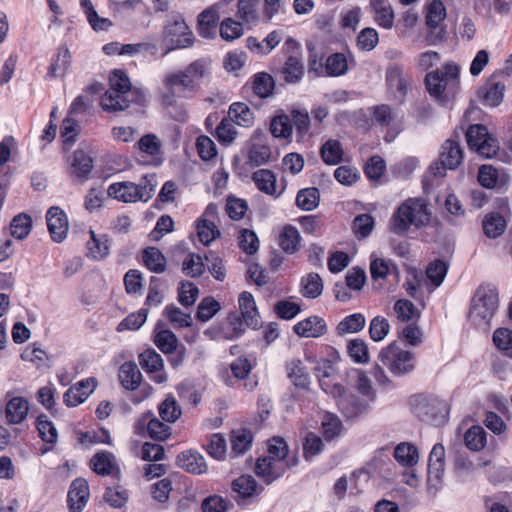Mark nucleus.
I'll use <instances>...</instances> for the list:
<instances>
[{
    "label": "nucleus",
    "mask_w": 512,
    "mask_h": 512,
    "mask_svg": "<svg viewBox=\"0 0 512 512\" xmlns=\"http://www.w3.org/2000/svg\"><path fill=\"white\" fill-rule=\"evenodd\" d=\"M92 390L88 391V387L83 382L71 386L63 395V402L68 407H75L82 404L89 396Z\"/></svg>",
    "instance_id": "51"
},
{
    "label": "nucleus",
    "mask_w": 512,
    "mask_h": 512,
    "mask_svg": "<svg viewBox=\"0 0 512 512\" xmlns=\"http://www.w3.org/2000/svg\"><path fill=\"white\" fill-rule=\"evenodd\" d=\"M232 490L239 495L243 504H248V500L258 496L262 488L253 476L242 475L232 482Z\"/></svg>",
    "instance_id": "26"
},
{
    "label": "nucleus",
    "mask_w": 512,
    "mask_h": 512,
    "mask_svg": "<svg viewBox=\"0 0 512 512\" xmlns=\"http://www.w3.org/2000/svg\"><path fill=\"white\" fill-rule=\"evenodd\" d=\"M36 428L42 441L49 444H54L57 442V429L53 422L50 421L46 415L41 414L37 417Z\"/></svg>",
    "instance_id": "53"
},
{
    "label": "nucleus",
    "mask_w": 512,
    "mask_h": 512,
    "mask_svg": "<svg viewBox=\"0 0 512 512\" xmlns=\"http://www.w3.org/2000/svg\"><path fill=\"white\" fill-rule=\"evenodd\" d=\"M505 90L503 82L491 77L478 89L477 97L483 105L493 108L502 103Z\"/></svg>",
    "instance_id": "18"
},
{
    "label": "nucleus",
    "mask_w": 512,
    "mask_h": 512,
    "mask_svg": "<svg viewBox=\"0 0 512 512\" xmlns=\"http://www.w3.org/2000/svg\"><path fill=\"white\" fill-rule=\"evenodd\" d=\"M139 364L155 383L163 384L167 381L168 377L164 371L163 359L155 349L148 348L140 353Z\"/></svg>",
    "instance_id": "14"
},
{
    "label": "nucleus",
    "mask_w": 512,
    "mask_h": 512,
    "mask_svg": "<svg viewBox=\"0 0 512 512\" xmlns=\"http://www.w3.org/2000/svg\"><path fill=\"white\" fill-rule=\"evenodd\" d=\"M459 67L452 61L446 62L441 68L427 73L425 84L429 94L438 99L446 100L456 91L459 85Z\"/></svg>",
    "instance_id": "5"
},
{
    "label": "nucleus",
    "mask_w": 512,
    "mask_h": 512,
    "mask_svg": "<svg viewBox=\"0 0 512 512\" xmlns=\"http://www.w3.org/2000/svg\"><path fill=\"white\" fill-rule=\"evenodd\" d=\"M155 345L164 353H173L178 346L176 335L170 330H161L154 337Z\"/></svg>",
    "instance_id": "58"
},
{
    "label": "nucleus",
    "mask_w": 512,
    "mask_h": 512,
    "mask_svg": "<svg viewBox=\"0 0 512 512\" xmlns=\"http://www.w3.org/2000/svg\"><path fill=\"white\" fill-rule=\"evenodd\" d=\"M219 4H214L204 9L197 16V32L205 39H214L217 34V27H219Z\"/></svg>",
    "instance_id": "16"
},
{
    "label": "nucleus",
    "mask_w": 512,
    "mask_h": 512,
    "mask_svg": "<svg viewBox=\"0 0 512 512\" xmlns=\"http://www.w3.org/2000/svg\"><path fill=\"white\" fill-rule=\"evenodd\" d=\"M145 426L147 427L149 436L155 440L164 441L171 434V427L168 424L161 422L151 412L142 415L136 423L137 430L142 429Z\"/></svg>",
    "instance_id": "20"
},
{
    "label": "nucleus",
    "mask_w": 512,
    "mask_h": 512,
    "mask_svg": "<svg viewBox=\"0 0 512 512\" xmlns=\"http://www.w3.org/2000/svg\"><path fill=\"white\" fill-rule=\"evenodd\" d=\"M365 324V316L362 313H354L343 318L337 325L336 330L339 335L357 333L365 327Z\"/></svg>",
    "instance_id": "48"
},
{
    "label": "nucleus",
    "mask_w": 512,
    "mask_h": 512,
    "mask_svg": "<svg viewBox=\"0 0 512 512\" xmlns=\"http://www.w3.org/2000/svg\"><path fill=\"white\" fill-rule=\"evenodd\" d=\"M252 179L260 191L268 195L276 193V176L271 170H257L253 173Z\"/></svg>",
    "instance_id": "45"
},
{
    "label": "nucleus",
    "mask_w": 512,
    "mask_h": 512,
    "mask_svg": "<svg viewBox=\"0 0 512 512\" xmlns=\"http://www.w3.org/2000/svg\"><path fill=\"white\" fill-rule=\"evenodd\" d=\"M274 79L268 73H258L254 77L253 90L261 98L270 96L274 89Z\"/></svg>",
    "instance_id": "59"
},
{
    "label": "nucleus",
    "mask_w": 512,
    "mask_h": 512,
    "mask_svg": "<svg viewBox=\"0 0 512 512\" xmlns=\"http://www.w3.org/2000/svg\"><path fill=\"white\" fill-rule=\"evenodd\" d=\"M147 315L148 310L145 308H142L137 312L131 313L118 324L117 330L119 332L125 330H138L145 323Z\"/></svg>",
    "instance_id": "61"
},
{
    "label": "nucleus",
    "mask_w": 512,
    "mask_h": 512,
    "mask_svg": "<svg viewBox=\"0 0 512 512\" xmlns=\"http://www.w3.org/2000/svg\"><path fill=\"white\" fill-rule=\"evenodd\" d=\"M205 73V63L197 60L189 64L184 70L171 73L164 78L161 103L167 110L169 117L178 122H183L186 119V110L183 106L178 105L175 99V87L181 86L184 89H194L200 84Z\"/></svg>",
    "instance_id": "1"
},
{
    "label": "nucleus",
    "mask_w": 512,
    "mask_h": 512,
    "mask_svg": "<svg viewBox=\"0 0 512 512\" xmlns=\"http://www.w3.org/2000/svg\"><path fill=\"white\" fill-rule=\"evenodd\" d=\"M320 193L316 187H308L298 191L296 206L303 211H312L319 205Z\"/></svg>",
    "instance_id": "40"
},
{
    "label": "nucleus",
    "mask_w": 512,
    "mask_h": 512,
    "mask_svg": "<svg viewBox=\"0 0 512 512\" xmlns=\"http://www.w3.org/2000/svg\"><path fill=\"white\" fill-rule=\"evenodd\" d=\"M298 464V456L293 455L291 459H273L260 457L255 464L256 475L267 485L273 483L283 476L285 471Z\"/></svg>",
    "instance_id": "8"
},
{
    "label": "nucleus",
    "mask_w": 512,
    "mask_h": 512,
    "mask_svg": "<svg viewBox=\"0 0 512 512\" xmlns=\"http://www.w3.org/2000/svg\"><path fill=\"white\" fill-rule=\"evenodd\" d=\"M99 484L106 486L103 494V500L111 507L120 508L127 502V492L119 482H111L110 485L108 481L98 480V485Z\"/></svg>",
    "instance_id": "30"
},
{
    "label": "nucleus",
    "mask_w": 512,
    "mask_h": 512,
    "mask_svg": "<svg viewBox=\"0 0 512 512\" xmlns=\"http://www.w3.org/2000/svg\"><path fill=\"white\" fill-rule=\"evenodd\" d=\"M445 448L441 443H436L429 455L427 490L435 495L442 486L444 465H445Z\"/></svg>",
    "instance_id": "11"
},
{
    "label": "nucleus",
    "mask_w": 512,
    "mask_h": 512,
    "mask_svg": "<svg viewBox=\"0 0 512 512\" xmlns=\"http://www.w3.org/2000/svg\"><path fill=\"white\" fill-rule=\"evenodd\" d=\"M293 331L300 337L318 338L326 333L327 325L321 317L310 316L297 322L293 327Z\"/></svg>",
    "instance_id": "22"
},
{
    "label": "nucleus",
    "mask_w": 512,
    "mask_h": 512,
    "mask_svg": "<svg viewBox=\"0 0 512 512\" xmlns=\"http://www.w3.org/2000/svg\"><path fill=\"white\" fill-rule=\"evenodd\" d=\"M310 124V117L306 110L296 109L291 112V118L283 112L275 115L271 120L270 128H306Z\"/></svg>",
    "instance_id": "24"
},
{
    "label": "nucleus",
    "mask_w": 512,
    "mask_h": 512,
    "mask_svg": "<svg viewBox=\"0 0 512 512\" xmlns=\"http://www.w3.org/2000/svg\"><path fill=\"white\" fill-rule=\"evenodd\" d=\"M430 217L431 214L423 199L409 198L394 212L390 228L393 233L403 235L411 226L420 228L427 225Z\"/></svg>",
    "instance_id": "2"
},
{
    "label": "nucleus",
    "mask_w": 512,
    "mask_h": 512,
    "mask_svg": "<svg viewBox=\"0 0 512 512\" xmlns=\"http://www.w3.org/2000/svg\"><path fill=\"white\" fill-rule=\"evenodd\" d=\"M322 434L326 441L339 437L343 430L341 420L332 413H326L321 422Z\"/></svg>",
    "instance_id": "49"
},
{
    "label": "nucleus",
    "mask_w": 512,
    "mask_h": 512,
    "mask_svg": "<svg viewBox=\"0 0 512 512\" xmlns=\"http://www.w3.org/2000/svg\"><path fill=\"white\" fill-rule=\"evenodd\" d=\"M374 218L370 214L357 215L353 220V231L358 239L366 238L374 229Z\"/></svg>",
    "instance_id": "60"
},
{
    "label": "nucleus",
    "mask_w": 512,
    "mask_h": 512,
    "mask_svg": "<svg viewBox=\"0 0 512 512\" xmlns=\"http://www.w3.org/2000/svg\"><path fill=\"white\" fill-rule=\"evenodd\" d=\"M142 261L151 272L163 273L166 269V257L156 247L145 248L142 252Z\"/></svg>",
    "instance_id": "34"
},
{
    "label": "nucleus",
    "mask_w": 512,
    "mask_h": 512,
    "mask_svg": "<svg viewBox=\"0 0 512 512\" xmlns=\"http://www.w3.org/2000/svg\"><path fill=\"white\" fill-rule=\"evenodd\" d=\"M337 406L346 419L353 420L367 413L369 402L344 389V393L337 397Z\"/></svg>",
    "instance_id": "15"
},
{
    "label": "nucleus",
    "mask_w": 512,
    "mask_h": 512,
    "mask_svg": "<svg viewBox=\"0 0 512 512\" xmlns=\"http://www.w3.org/2000/svg\"><path fill=\"white\" fill-rule=\"evenodd\" d=\"M98 477L120 482L121 470L116 457L110 452H98Z\"/></svg>",
    "instance_id": "27"
},
{
    "label": "nucleus",
    "mask_w": 512,
    "mask_h": 512,
    "mask_svg": "<svg viewBox=\"0 0 512 512\" xmlns=\"http://www.w3.org/2000/svg\"><path fill=\"white\" fill-rule=\"evenodd\" d=\"M244 34L242 22H238L231 17L223 19L219 24V35L222 40L232 42Z\"/></svg>",
    "instance_id": "44"
},
{
    "label": "nucleus",
    "mask_w": 512,
    "mask_h": 512,
    "mask_svg": "<svg viewBox=\"0 0 512 512\" xmlns=\"http://www.w3.org/2000/svg\"><path fill=\"white\" fill-rule=\"evenodd\" d=\"M46 223L54 242L60 243L67 237L68 219L60 207L52 206L48 209Z\"/></svg>",
    "instance_id": "17"
},
{
    "label": "nucleus",
    "mask_w": 512,
    "mask_h": 512,
    "mask_svg": "<svg viewBox=\"0 0 512 512\" xmlns=\"http://www.w3.org/2000/svg\"><path fill=\"white\" fill-rule=\"evenodd\" d=\"M32 228V219L28 214L20 213L16 215L10 223L11 235L18 239H25Z\"/></svg>",
    "instance_id": "50"
},
{
    "label": "nucleus",
    "mask_w": 512,
    "mask_h": 512,
    "mask_svg": "<svg viewBox=\"0 0 512 512\" xmlns=\"http://www.w3.org/2000/svg\"><path fill=\"white\" fill-rule=\"evenodd\" d=\"M95 93L96 87L92 84L74 100L63 121V128H77L88 124V118L93 116Z\"/></svg>",
    "instance_id": "7"
},
{
    "label": "nucleus",
    "mask_w": 512,
    "mask_h": 512,
    "mask_svg": "<svg viewBox=\"0 0 512 512\" xmlns=\"http://www.w3.org/2000/svg\"><path fill=\"white\" fill-rule=\"evenodd\" d=\"M446 17V9L443 3L439 0H434L427 8L426 25L428 28H436L441 26V23Z\"/></svg>",
    "instance_id": "57"
},
{
    "label": "nucleus",
    "mask_w": 512,
    "mask_h": 512,
    "mask_svg": "<svg viewBox=\"0 0 512 512\" xmlns=\"http://www.w3.org/2000/svg\"><path fill=\"white\" fill-rule=\"evenodd\" d=\"M370 6L374 12L375 21L384 28H391L394 23V13L386 0H371Z\"/></svg>",
    "instance_id": "38"
},
{
    "label": "nucleus",
    "mask_w": 512,
    "mask_h": 512,
    "mask_svg": "<svg viewBox=\"0 0 512 512\" xmlns=\"http://www.w3.org/2000/svg\"><path fill=\"white\" fill-rule=\"evenodd\" d=\"M442 163L450 170H455L463 161V150L458 141L448 139L441 148L440 157Z\"/></svg>",
    "instance_id": "29"
},
{
    "label": "nucleus",
    "mask_w": 512,
    "mask_h": 512,
    "mask_svg": "<svg viewBox=\"0 0 512 512\" xmlns=\"http://www.w3.org/2000/svg\"><path fill=\"white\" fill-rule=\"evenodd\" d=\"M229 121L234 122L240 127H249L253 124V113L250 108L241 102L234 103L228 111V119L223 118L216 128H227Z\"/></svg>",
    "instance_id": "23"
},
{
    "label": "nucleus",
    "mask_w": 512,
    "mask_h": 512,
    "mask_svg": "<svg viewBox=\"0 0 512 512\" xmlns=\"http://www.w3.org/2000/svg\"><path fill=\"white\" fill-rule=\"evenodd\" d=\"M244 323V320L238 313H230L227 317V323L222 329V337L227 340L239 338L245 332Z\"/></svg>",
    "instance_id": "46"
},
{
    "label": "nucleus",
    "mask_w": 512,
    "mask_h": 512,
    "mask_svg": "<svg viewBox=\"0 0 512 512\" xmlns=\"http://www.w3.org/2000/svg\"><path fill=\"white\" fill-rule=\"evenodd\" d=\"M301 236L298 229L293 225H285L279 236V246L281 249L289 254L298 251L300 246Z\"/></svg>",
    "instance_id": "36"
},
{
    "label": "nucleus",
    "mask_w": 512,
    "mask_h": 512,
    "mask_svg": "<svg viewBox=\"0 0 512 512\" xmlns=\"http://www.w3.org/2000/svg\"><path fill=\"white\" fill-rule=\"evenodd\" d=\"M465 136L468 146L471 150L476 151L479 155L491 158L495 156L499 150V143L489 130H465Z\"/></svg>",
    "instance_id": "12"
},
{
    "label": "nucleus",
    "mask_w": 512,
    "mask_h": 512,
    "mask_svg": "<svg viewBox=\"0 0 512 512\" xmlns=\"http://www.w3.org/2000/svg\"><path fill=\"white\" fill-rule=\"evenodd\" d=\"M415 413L422 421L434 426H440L447 421L449 405L443 399L430 397L422 400L416 406Z\"/></svg>",
    "instance_id": "9"
},
{
    "label": "nucleus",
    "mask_w": 512,
    "mask_h": 512,
    "mask_svg": "<svg viewBox=\"0 0 512 512\" xmlns=\"http://www.w3.org/2000/svg\"><path fill=\"white\" fill-rule=\"evenodd\" d=\"M156 186V175L146 174L138 184L130 181L112 183L107 189V194L124 203L147 202L154 195Z\"/></svg>",
    "instance_id": "4"
},
{
    "label": "nucleus",
    "mask_w": 512,
    "mask_h": 512,
    "mask_svg": "<svg viewBox=\"0 0 512 512\" xmlns=\"http://www.w3.org/2000/svg\"><path fill=\"white\" fill-rule=\"evenodd\" d=\"M145 102V93L139 88L124 93L108 90L101 98V106L106 111H122L132 103L143 105Z\"/></svg>",
    "instance_id": "10"
},
{
    "label": "nucleus",
    "mask_w": 512,
    "mask_h": 512,
    "mask_svg": "<svg viewBox=\"0 0 512 512\" xmlns=\"http://www.w3.org/2000/svg\"><path fill=\"white\" fill-rule=\"evenodd\" d=\"M28 402L23 397H13L6 405V418L9 424H19L28 414Z\"/></svg>",
    "instance_id": "33"
},
{
    "label": "nucleus",
    "mask_w": 512,
    "mask_h": 512,
    "mask_svg": "<svg viewBox=\"0 0 512 512\" xmlns=\"http://www.w3.org/2000/svg\"><path fill=\"white\" fill-rule=\"evenodd\" d=\"M487 433L481 426L474 425L464 434V442L468 449L480 451L486 445Z\"/></svg>",
    "instance_id": "47"
},
{
    "label": "nucleus",
    "mask_w": 512,
    "mask_h": 512,
    "mask_svg": "<svg viewBox=\"0 0 512 512\" xmlns=\"http://www.w3.org/2000/svg\"><path fill=\"white\" fill-rule=\"evenodd\" d=\"M300 292L305 298H318L323 292V280L317 273H309L302 277Z\"/></svg>",
    "instance_id": "37"
},
{
    "label": "nucleus",
    "mask_w": 512,
    "mask_h": 512,
    "mask_svg": "<svg viewBox=\"0 0 512 512\" xmlns=\"http://www.w3.org/2000/svg\"><path fill=\"white\" fill-rule=\"evenodd\" d=\"M394 458L402 466L412 467L418 462L417 448L410 443L402 442L395 447Z\"/></svg>",
    "instance_id": "42"
},
{
    "label": "nucleus",
    "mask_w": 512,
    "mask_h": 512,
    "mask_svg": "<svg viewBox=\"0 0 512 512\" xmlns=\"http://www.w3.org/2000/svg\"><path fill=\"white\" fill-rule=\"evenodd\" d=\"M347 352L349 357L359 364L369 361V350L366 342L362 339H353L347 344Z\"/></svg>",
    "instance_id": "55"
},
{
    "label": "nucleus",
    "mask_w": 512,
    "mask_h": 512,
    "mask_svg": "<svg viewBox=\"0 0 512 512\" xmlns=\"http://www.w3.org/2000/svg\"><path fill=\"white\" fill-rule=\"evenodd\" d=\"M197 234L201 243L209 245L220 235V231L213 222L206 219H200L197 222Z\"/></svg>",
    "instance_id": "63"
},
{
    "label": "nucleus",
    "mask_w": 512,
    "mask_h": 512,
    "mask_svg": "<svg viewBox=\"0 0 512 512\" xmlns=\"http://www.w3.org/2000/svg\"><path fill=\"white\" fill-rule=\"evenodd\" d=\"M287 374L296 387L300 389L309 387L310 378L301 360H292L288 363Z\"/></svg>",
    "instance_id": "39"
},
{
    "label": "nucleus",
    "mask_w": 512,
    "mask_h": 512,
    "mask_svg": "<svg viewBox=\"0 0 512 512\" xmlns=\"http://www.w3.org/2000/svg\"><path fill=\"white\" fill-rule=\"evenodd\" d=\"M93 168V158L81 149H77L71 158L69 173L81 182L85 181Z\"/></svg>",
    "instance_id": "25"
},
{
    "label": "nucleus",
    "mask_w": 512,
    "mask_h": 512,
    "mask_svg": "<svg viewBox=\"0 0 512 512\" xmlns=\"http://www.w3.org/2000/svg\"><path fill=\"white\" fill-rule=\"evenodd\" d=\"M177 465L185 471L193 474H202L207 471L204 457L193 450L180 453L177 456Z\"/></svg>",
    "instance_id": "28"
},
{
    "label": "nucleus",
    "mask_w": 512,
    "mask_h": 512,
    "mask_svg": "<svg viewBox=\"0 0 512 512\" xmlns=\"http://www.w3.org/2000/svg\"><path fill=\"white\" fill-rule=\"evenodd\" d=\"M378 359L394 376H404L415 369L414 353L403 349L396 342L383 348Z\"/></svg>",
    "instance_id": "6"
},
{
    "label": "nucleus",
    "mask_w": 512,
    "mask_h": 512,
    "mask_svg": "<svg viewBox=\"0 0 512 512\" xmlns=\"http://www.w3.org/2000/svg\"><path fill=\"white\" fill-rule=\"evenodd\" d=\"M121 385L127 390H135L141 383L142 374L134 362H125L118 373Z\"/></svg>",
    "instance_id": "31"
},
{
    "label": "nucleus",
    "mask_w": 512,
    "mask_h": 512,
    "mask_svg": "<svg viewBox=\"0 0 512 512\" xmlns=\"http://www.w3.org/2000/svg\"><path fill=\"white\" fill-rule=\"evenodd\" d=\"M220 310V303L213 297H205L199 303L196 318L202 322L209 321Z\"/></svg>",
    "instance_id": "64"
},
{
    "label": "nucleus",
    "mask_w": 512,
    "mask_h": 512,
    "mask_svg": "<svg viewBox=\"0 0 512 512\" xmlns=\"http://www.w3.org/2000/svg\"><path fill=\"white\" fill-rule=\"evenodd\" d=\"M163 315L175 327L184 328L192 325L191 315L183 312L174 304L167 305L163 311Z\"/></svg>",
    "instance_id": "52"
},
{
    "label": "nucleus",
    "mask_w": 512,
    "mask_h": 512,
    "mask_svg": "<svg viewBox=\"0 0 512 512\" xmlns=\"http://www.w3.org/2000/svg\"><path fill=\"white\" fill-rule=\"evenodd\" d=\"M109 85L111 91L118 92H133L130 79L128 75L120 69H114L109 76Z\"/></svg>",
    "instance_id": "62"
},
{
    "label": "nucleus",
    "mask_w": 512,
    "mask_h": 512,
    "mask_svg": "<svg viewBox=\"0 0 512 512\" xmlns=\"http://www.w3.org/2000/svg\"><path fill=\"white\" fill-rule=\"evenodd\" d=\"M167 36L171 37V42L179 48L190 47L194 42V37L187 24L182 19H176L169 23L166 28Z\"/></svg>",
    "instance_id": "21"
},
{
    "label": "nucleus",
    "mask_w": 512,
    "mask_h": 512,
    "mask_svg": "<svg viewBox=\"0 0 512 512\" xmlns=\"http://www.w3.org/2000/svg\"><path fill=\"white\" fill-rule=\"evenodd\" d=\"M499 304L497 289L488 284L480 285L472 299L470 321L478 328L488 329Z\"/></svg>",
    "instance_id": "3"
},
{
    "label": "nucleus",
    "mask_w": 512,
    "mask_h": 512,
    "mask_svg": "<svg viewBox=\"0 0 512 512\" xmlns=\"http://www.w3.org/2000/svg\"><path fill=\"white\" fill-rule=\"evenodd\" d=\"M284 79L288 83L298 82L304 73V65L296 56H290L282 69Z\"/></svg>",
    "instance_id": "54"
},
{
    "label": "nucleus",
    "mask_w": 512,
    "mask_h": 512,
    "mask_svg": "<svg viewBox=\"0 0 512 512\" xmlns=\"http://www.w3.org/2000/svg\"><path fill=\"white\" fill-rule=\"evenodd\" d=\"M484 234L488 238L495 239L501 236L506 229V220L498 212L487 214L482 221Z\"/></svg>",
    "instance_id": "35"
},
{
    "label": "nucleus",
    "mask_w": 512,
    "mask_h": 512,
    "mask_svg": "<svg viewBox=\"0 0 512 512\" xmlns=\"http://www.w3.org/2000/svg\"><path fill=\"white\" fill-rule=\"evenodd\" d=\"M158 412L162 420L167 423L176 422L182 414L181 407L175 397L171 394L167 395V397L160 403Z\"/></svg>",
    "instance_id": "43"
},
{
    "label": "nucleus",
    "mask_w": 512,
    "mask_h": 512,
    "mask_svg": "<svg viewBox=\"0 0 512 512\" xmlns=\"http://www.w3.org/2000/svg\"><path fill=\"white\" fill-rule=\"evenodd\" d=\"M271 159L272 149L268 139L261 133H254L247 150V164L255 168L268 164Z\"/></svg>",
    "instance_id": "13"
},
{
    "label": "nucleus",
    "mask_w": 512,
    "mask_h": 512,
    "mask_svg": "<svg viewBox=\"0 0 512 512\" xmlns=\"http://www.w3.org/2000/svg\"><path fill=\"white\" fill-rule=\"evenodd\" d=\"M253 442V434L250 430L242 428L232 430L230 434L231 454L235 457L248 451Z\"/></svg>",
    "instance_id": "32"
},
{
    "label": "nucleus",
    "mask_w": 512,
    "mask_h": 512,
    "mask_svg": "<svg viewBox=\"0 0 512 512\" xmlns=\"http://www.w3.org/2000/svg\"><path fill=\"white\" fill-rule=\"evenodd\" d=\"M90 491L86 479H74L67 493V505L71 512H81L89 499Z\"/></svg>",
    "instance_id": "19"
},
{
    "label": "nucleus",
    "mask_w": 512,
    "mask_h": 512,
    "mask_svg": "<svg viewBox=\"0 0 512 512\" xmlns=\"http://www.w3.org/2000/svg\"><path fill=\"white\" fill-rule=\"evenodd\" d=\"M320 156L327 165H337L342 161L343 149L338 140H327L320 149Z\"/></svg>",
    "instance_id": "41"
},
{
    "label": "nucleus",
    "mask_w": 512,
    "mask_h": 512,
    "mask_svg": "<svg viewBox=\"0 0 512 512\" xmlns=\"http://www.w3.org/2000/svg\"><path fill=\"white\" fill-rule=\"evenodd\" d=\"M182 270L186 276L192 278L201 276L205 271L202 257L196 253H189L183 261Z\"/></svg>",
    "instance_id": "56"
}]
</instances>
